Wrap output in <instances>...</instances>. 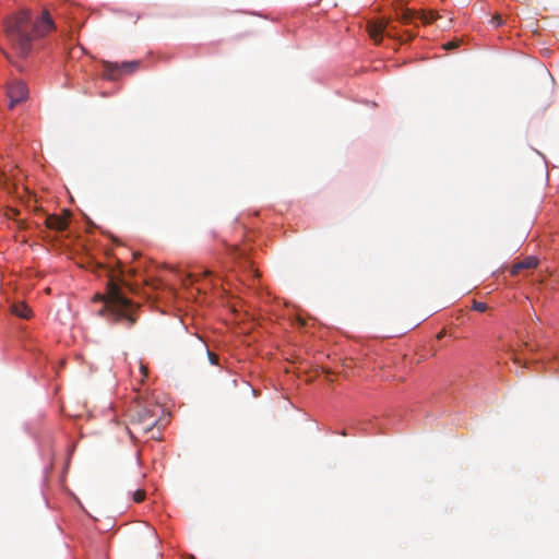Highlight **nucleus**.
<instances>
[{"mask_svg": "<svg viewBox=\"0 0 559 559\" xmlns=\"http://www.w3.org/2000/svg\"><path fill=\"white\" fill-rule=\"evenodd\" d=\"M538 264V260L535 257H527L524 260L513 264L511 269L512 275H518L522 270L534 269Z\"/></svg>", "mask_w": 559, "mask_h": 559, "instance_id": "obj_8", "label": "nucleus"}, {"mask_svg": "<svg viewBox=\"0 0 559 559\" xmlns=\"http://www.w3.org/2000/svg\"><path fill=\"white\" fill-rule=\"evenodd\" d=\"M472 309L479 312H485L488 309L487 304L480 301H473Z\"/></svg>", "mask_w": 559, "mask_h": 559, "instance_id": "obj_13", "label": "nucleus"}, {"mask_svg": "<svg viewBox=\"0 0 559 559\" xmlns=\"http://www.w3.org/2000/svg\"><path fill=\"white\" fill-rule=\"evenodd\" d=\"M139 67L138 61H126L122 63L104 61V78L107 80H117L122 73H132Z\"/></svg>", "mask_w": 559, "mask_h": 559, "instance_id": "obj_4", "label": "nucleus"}, {"mask_svg": "<svg viewBox=\"0 0 559 559\" xmlns=\"http://www.w3.org/2000/svg\"><path fill=\"white\" fill-rule=\"evenodd\" d=\"M491 22L496 25V26H499L502 24V19L500 15H495L491 20Z\"/></svg>", "mask_w": 559, "mask_h": 559, "instance_id": "obj_16", "label": "nucleus"}, {"mask_svg": "<svg viewBox=\"0 0 559 559\" xmlns=\"http://www.w3.org/2000/svg\"><path fill=\"white\" fill-rule=\"evenodd\" d=\"M439 17V14L435 11H430L428 13H420L418 15V19L424 23V24H430L432 23L433 21H436L437 19Z\"/></svg>", "mask_w": 559, "mask_h": 559, "instance_id": "obj_11", "label": "nucleus"}, {"mask_svg": "<svg viewBox=\"0 0 559 559\" xmlns=\"http://www.w3.org/2000/svg\"><path fill=\"white\" fill-rule=\"evenodd\" d=\"M509 352H510L511 359H512L514 365H518V366H521V367H525L524 364L522 365V361H521V359H520L515 348L511 347Z\"/></svg>", "mask_w": 559, "mask_h": 559, "instance_id": "obj_12", "label": "nucleus"}, {"mask_svg": "<svg viewBox=\"0 0 559 559\" xmlns=\"http://www.w3.org/2000/svg\"><path fill=\"white\" fill-rule=\"evenodd\" d=\"M459 46V44L456 41H449L444 45V48L445 49H454Z\"/></svg>", "mask_w": 559, "mask_h": 559, "instance_id": "obj_17", "label": "nucleus"}, {"mask_svg": "<svg viewBox=\"0 0 559 559\" xmlns=\"http://www.w3.org/2000/svg\"><path fill=\"white\" fill-rule=\"evenodd\" d=\"M145 499V491L144 490H136L133 493V500L135 502H142Z\"/></svg>", "mask_w": 559, "mask_h": 559, "instance_id": "obj_14", "label": "nucleus"}, {"mask_svg": "<svg viewBox=\"0 0 559 559\" xmlns=\"http://www.w3.org/2000/svg\"><path fill=\"white\" fill-rule=\"evenodd\" d=\"M12 312L22 319H31L33 316L32 309L24 302H17L11 306Z\"/></svg>", "mask_w": 559, "mask_h": 559, "instance_id": "obj_10", "label": "nucleus"}, {"mask_svg": "<svg viewBox=\"0 0 559 559\" xmlns=\"http://www.w3.org/2000/svg\"><path fill=\"white\" fill-rule=\"evenodd\" d=\"M2 52H3V55H4L5 59H7L9 62H11V63H12V64H14L15 67H17V66L13 62V60H12L11 56H10L7 51L2 50Z\"/></svg>", "mask_w": 559, "mask_h": 559, "instance_id": "obj_18", "label": "nucleus"}, {"mask_svg": "<svg viewBox=\"0 0 559 559\" xmlns=\"http://www.w3.org/2000/svg\"><path fill=\"white\" fill-rule=\"evenodd\" d=\"M70 213L64 212V215L51 214L45 217V225L48 229L62 231L68 227V216Z\"/></svg>", "mask_w": 559, "mask_h": 559, "instance_id": "obj_7", "label": "nucleus"}, {"mask_svg": "<svg viewBox=\"0 0 559 559\" xmlns=\"http://www.w3.org/2000/svg\"><path fill=\"white\" fill-rule=\"evenodd\" d=\"M395 14H396V19H397L401 23H403V24H405V25L413 23V21H414L415 19H417V17H418V15H419V14H417L415 11H412V10H409V9H407V8H401V9H399V10H396V13H395Z\"/></svg>", "mask_w": 559, "mask_h": 559, "instance_id": "obj_9", "label": "nucleus"}, {"mask_svg": "<svg viewBox=\"0 0 559 559\" xmlns=\"http://www.w3.org/2000/svg\"><path fill=\"white\" fill-rule=\"evenodd\" d=\"M94 300L103 301L104 305L98 311L100 316L107 317L114 322H120L127 328L135 324L138 305L128 299L120 287V284L111 278L107 284V290L104 296L97 294Z\"/></svg>", "mask_w": 559, "mask_h": 559, "instance_id": "obj_2", "label": "nucleus"}, {"mask_svg": "<svg viewBox=\"0 0 559 559\" xmlns=\"http://www.w3.org/2000/svg\"><path fill=\"white\" fill-rule=\"evenodd\" d=\"M367 31L376 44L381 41L384 33L390 37H396L397 34L396 27L392 26L389 21L384 19L369 22Z\"/></svg>", "mask_w": 559, "mask_h": 559, "instance_id": "obj_5", "label": "nucleus"}, {"mask_svg": "<svg viewBox=\"0 0 559 559\" xmlns=\"http://www.w3.org/2000/svg\"><path fill=\"white\" fill-rule=\"evenodd\" d=\"M7 95L10 99V108L12 109L19 103L26 100L28 96V88L24 82L13 80L8 83Z\"/></svg>", "mask_w": 559, "mask_h": 559, "instance_id": "obj_6", "label": "nucleus"}, {"mask_svg": "<svg viewBox=\"0 0 559 559\" xmlns=\"http://www.w3.org/2000/svg\"><path fill=\"white\" fill-rule=\"evenodd\" d=\"M209 359L213 365L217 364L218 356L214 353L209 352Z\"/></svg>", "mask_w": 559, "mask_h": 559, "instance_id": "obj_15", "label": "nucleus"}, {"mask_svg": "<svg viewBox=\"0 0 559 559\" xmlns=\"http://www.w3.org/2000/svg\"><path fill=\"white\" fill-rule=\"evenodd\" d=\"M140 370H141V372H142L143 377H146V376H147V369H146V367H145V366L140 365Z\"/></svg>", "mask_w": 559, "mask_h": 559, "instance_id": "obj_19", "label": "nucleus"}, {"mask_svg": "<svg viewBox=\"0 0 559 559\" xmlns=\"http://www.w3.org/2000/svg\"><path fill=\"white\" fill-rule=\"evenodd\" d=\"M156 409H159V407L155 406L154 409L146 406L138 407L131 420L132 428L126 427L131 438H134L135 435H146L154 430L159 420L158 415L155 413Z\"/></svg>", "mask_w": 559, "mask_h": 559, "instance_id": "obj_3", "label": "nucleus"}, {"mask_svg": "<svg viewBox=\"0 0 559 559\" xmlns=\"http://www.w3.org/2000/svg\"><path fill=\"white\" fill-rule=\"evenodd\" d=\"M55 24L47 10H44L40 17L33 22L28 10H21L10 16L4 23L7 39L17 56L25 58L32 50V32L43 36L53 28Z\"/></svg>", "mask_w": 559, "mask_h": 559, "instance_id": "obj_1", "label": "nucleus"}]
</instances>
